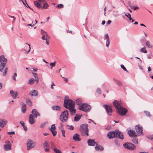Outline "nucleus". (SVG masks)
I'll return each mask as SVG.
<instances>
[{
    "mask_svg": "<svg viewBox=\"0 0 153 153\" xmlns=\"http://www.w3.org/2000/svg\"><path fill=\"white\" fill-rule=\"evenodd\" d=\"M7 62V59L4 55L0 56V71L2 72V75L3 76H5L7 71V68H5Z\"/></svg>",
    "mask_w": 153,
    "mask_h": 153,
    "instance_id": "f257e3e1",
    "label": "nucleus"
},
{
    "mask_svg": "<svg viewBox=\"0 0 153 153\" xmlns=\"http://www.w3.org/2000/svg\"><path fill=\"white\" fill-rule=\"evenodd\" d=\"M114 106L116 108L117 112L120 115L125 116L127 111L125 108L121 106L120 101L114 100L113 102Z\"/></svg>",
    "mask_w": 153,
    "mask_h": 153,
    "instance_id": "f03ea898",
    "label": "nucleus"
},
{
    "mask_svg": "<svg viewBox=\"0 0 153 153\" xmlns=\"http://www.w3.org/2000/svg\"><path fill=\"white\" fill-rule=\"evenodd\" d=\"M107 137L109 139L118 137L121 140L123 139V134L118 130L109 132L107 134Z\"/></svg>",
    "mask_w": 153,
    "mask_h": 153,
    "instance_id": "7ed1b4c3",
    "label": "nucleus"
},
{
    "mask_svg": "<svg viewBox=\"0 0 153 153\" xmlns=\"http://www.w3.org/2000/svg\"><path fill=\"white\" fill-rule=\"evenodd\" d=\"M75 102L71 99H69L68 96L65 97L64 106L66 108H69L75 106Z\"/></svg>",
    "mask_w": 153,
    "mask_h": 153,
    "instance_id": "20e7f679",
    "label": "nucleus"
},
{
    "mask_svg": "<svg viewBox=\"0 0 153 153\" xmlns=\"http://www.w3.org/2000/svg\"><path fill=\"white\" fill-rule=\"evenodd\" d=\"M68 117V113L67 110L64 111L60 114L59 119L62 122L67 121Z\"/></svg>",
    "mask_w": 153,
    "mask_h": 153,
    "instance_id": "39448f33",
    "label": "nucleus"
},
{
    "mask_svg": "<svg viewBox=\"0 0 153 153\" xmlns=\"http://www.w3.org/2000/svg\"><path fill=\"white\" fill-rule=\"evenodd\" d=\"M80 110L86 112H89L91 108V106L86 103H83L79 106Z\"/></svg>",
    "mask_w": 153,
    "mask_h": 153,
    "instance_id": "423d86ee",
    "label": "nucleus"
},
{
    "mask_svg": "<svg viewBox=\"0 0 153 153\" xmlns=\"http://www.w3.org/2000/svg\"><path fill=\"white\" fill-rule=\"evenodd\" d=\"M123 146L125 148L130 150H133L136 148V146L135 145L129 143H126L124 144Z\"/></svg>",
    "mask_w": 153,
    "mask_h": 153,
    "instance_id": "0eeeda50",
    "label": "nucleus"
},
{
    "mask_svg": "<svg viewBox=\"0 0 153 153\" xmlns=\"http://www.w3.org/2000/svg\"><path fill=\"white\" fill-rule=\"evenodd\" d=\"M27 150H29L35 146L36 143L33 141L28 140L27 141Z\"/></svg>",
    "mask_w": 153,
    "mask_h": 153,
    "instance_id": "6e6552de",
    "label": "nucleus"
},
{
    "mask_svg": "<svg viewBox=\"0 0 153 153\" xmlns=\"http://www.w3.org/2000/svg\"><path fill=\"white\" fill-rule=\"evenodd\" d=\"M11 146L10 142L7 140L4 145L3 149L5 151H9L11 149Z\"/></svg>",
    "mask_w": 153,
    "mask_h": 153,
    "instance_id": "1a4fd4ad",
    "label": "nucleus"
},
{
    "mask_svg": "<svg viewBox=\"0 0 153 153\" xmlns=\"http://www.w3.org/2000/svg\"><path fill=\"white\" fill-rule=\"evenodd\" d=\"M103 107L105 108L108 114L110 116H111V113L112 112V110L111 106L104 104L103 105Z\"/></svg>",
    "mask_w": 153,
    "mask_h": 153,
    "instance_id": "9d476101",
    "label": "nucleus"
},
{
    "mask_svg": "<svg viewBox=\"0 0 153 153\" xmlns=\"http://www.w3.org/2000/svg\"><path fill=\"white\" fill-rule=\"evenodd\" d=\"M41 33L42 35V38L43 40H46L47 41L50 39V37L47 33L42 29L41 30Z\"/></svg>",
    "mask_w": 153,
    "mask_h": 153,
    "instance_id": "9b49d317",
    "label": "nucleus"
},
{
    "mask_svg": "<svg viewBox=\"0 0 153 153\" xmlns=\"http://www.w3.org/2000/svg\"><path fill=\"white\" fill-rule=\"evenodd\" d=\"M135 130L138 135H143L142 127L139 126H136L135 127Z\"/></svg>",
    "mask_w": 153,
    "mask_h": 153,
    "instance_id": "f8f14e48",
    "label": "nucleus"
},
{
    "mask_svg": "<svg viewBox=\"0 0 153 153\" xmlns=\"http://www.w3.org/2000/svg\"><path fill=\"white\" fill-rule=\"evenodd\" d=\"M80 127L83 131L85 132V133L87 136H88V125L87 124H82L81 125Z\"/></svg>",
    "mask_w": 153,
    "mask_h": 153,
    "instance_id": "ddd939ff",
    "label": "nucleus"
},
{
    "mask_svg": "<svg viewBox=\"0 0 153 153\" xmlns=\"http://www.w3.org/2000/svg\"><path fill=\"white\" fill-rule=\"evenodd\" d=\"M128 133L129 136L131 137H137V135L136 134L134 130H129L128 131Z\"/></svg>",
    "mask_w": 153,
    "mask_h": 153,
    "instance_id": "4468645a",
    "label": "nucleus"
},
{
    "mask_svg": "<svg viewBox=\"0 0 153 153\" xmlns=\"http://www.w3.org/2000/svg\"><path fill=\"white\" fill-rule=\"evenodd\" d=\"M104 39L106 41L105 42L106 47L107 48L108 47L110 44V41L109 38V36L108 34H105L104 37Z\"/></svg>",
    "mask_w": 153,
    "mask_h": 153,
    "instance_id": "2eb2a0df",
    "label": "nucleus"
},
{
    "mask_svg": "<svg viewBox=\"0 0 153 153\" xmlns=\"http://www.w3.org/2000/svg\"><path fill=\"white\" fill-rule=\"evenodd\" d=\"M56 127L55 124H52L51 126V128H49L50 130L52 132L53 136H55L57 134V132L55 131Z\"/></svg>",
    "mask_w": 153,
    "mask_h": 153,
    "instance_id": "dca6fc26",
    "label": "nucleus"
},
{
    "mask_svg": "<svg viewBox=\"0 0 153 153\" xmlns=\"http://www.w3.org/2000/svg\"><path fill=\"white\" fill-rule=\"evenodd\" d=\"M10 94L13 99H16V98H19L18 97H17L18 94L17 91H14L13 90H12L10 91Z\"/></svg>",
    "mask_w": 153,
    "mask_h": 153,
    "instance_id": "f3484780",
    "label": "nucleus"
},
{
    "mask_svg": "<svg viewBox=\"0 0 153 153\" xmlns=\"http://www.w3.org/2000/svg\"><path fill=\"white\" fill-rule=\"evenodd\" d=\"M33 116L32 114H30L29 116V122L31 125L33 124L35 122V120L33 118Z\"/></svg>",
    "mask_w": 153,
    "mask_h": 153,
    "instance_id": "a211bd4d",
    "label": "nucleus"
},
{
    "mask_svg": "<svg viewBox=\"0 0 153 153\" xmlns=\"http://www.w3.org/2000/svg\"><path fill=\"white\" fill-rule=\"evenodd\" d=\"M87 142L88 145L91 146H94L97 143L93 140L91 139L88 140Z\"/></svg>",
    "mask_w": 153,
    "mask_h": 153,
    "instance_id": "6ab92c4d",
    "label": "nucleus"
},
{
    "mask_svg": "<svg viewBox=\"0 0 153 153\" xmlns=\"http://www.w3.org/2000/svg\"><path fill=\"white\" fill-rule=\"evenodd\" d=\"M73 139L75 141H79L81 139L80 138V135L77 133H76L73 137Z\"/></svg>",
    "mask_w": 153,
    "mask_h": 153,
    "instance_id": "aec40b11",
    "label": "nucleus"
},
{
    "mask_svg": "<svg viewBox=\"0 0 153 153\" xmlns=\"http://www.w3.org/2000/svg\"><path fill=\"white\" fill-rule=\"evenodd\" d=\"M95 149L97 151H102L104 150V148L102 146L99 145L97 143L95 147Z\"/></svg>",
    "mask_w": 153,
    "mask_h": 153,
    "instance_id": "412c9836",
    "label": "nucleus"
},
{
    "mask_svg": "<svg viewBox=\"0 0 153 153\" xmlns=\"http://www.w3.org/2000/svg\"><path fill=\"white\" fill-rule=\"evenodd\" d=\"M31 113L34 116L35 118H36L37 116L40 115V114L39 113L37 110L35 109H33L32 110Z\"/></svg>",
    "mask_w": 153,
    "mask_h": 153,
    "instance_id": "4be33fe9",
    "label": "nucleus"
},
{
    "mask_svg": "<svg viewBox=\"0 0 153 153\" xmlns=\"http://www.w3.org/2000/svg\"><path fill=\"white\" fill-rule=\"evenodd\" d=\"M69 110L70 114L71 115H74L76 113V110L75 108V106L68 108Z\"/></svg>",
    "mask_w": 153,
    "mask_h": 153,
    "instance_id": "5701e85b",
    "label": "nucleus"
},
{
    "mask_svg": "<svg viewBox=\"0 0 153 153\" xmlns=\"http://www.w3.org/2000/svg\"><path fill=\"white\" fill-rule=\"evenodd\" d=\"M7 122V121L4 119H0V127H4Z\"/></svg>",
    "mask_w": 153,
    "mask_h": 153,
    "instance_id": "b1692460",
    "label": "nucleus"
},
{
    "mask_svg": "<svg viewBox=\"0 0 153 153\" xmlns=\"http://www.w3.org/2000/svg\"><path fill=\"white\" fill-rule=\"evenodd\" d=\"M51 108L53 110L60 111L61 110L60 107L58 105L53 106L51 107Z\"/></svg>",
    "mask_w": 153,
    "mask_h": 153,
    "instance_id": "393cba45",
    "label": "nucleus"
},
{
    "mask_svg": "<svg viewBox=\"0 0 153 153\" xmlns=\"http://www.w3.org/2000/svg\"><path fill=\"white\" fill-rule=\"evenodd\" d=\"M30 94H31L32 96H37L38 94V91L37 90H33Z\"/></svg>",
    "mask_w": 153,
    "mask_h": 153,
    "instance_id": "a878e982",
    "label": "nucleus"
},
{
    "mask_svg": "<svg viewBox=\"0 0 153 153\" xmlns=\"http://www.w3.org/2000/svg\"><path fill=\"white\" fill-rule=\"evenodd\" d=\"M35 5L38 8H40L42 7V4L40 2L37 1H35L34 2Z\"/></svg>",
    "mask_w": 153,
    "mask_h": 153,
    "instance_id": "bb28decb",
    "label": "nucleus"
},
{
    "mask_svg": "<svg viewBox=\"0 0 153 153\" xmlns=\"http://www.w3.org/2000/svg\"><path fill=\"white\" fill-rule=\"evenodd\" d=\"M82 115H79L77 114H76L75 117L74 118V120L75 121L77 122L81 118Z\"/></svg>",
    "mask_w": 153,
    "mask_h": 153,
    "instance_id": "cd10ccee",
    "label": "nucleus"
},
{
    "mask_svg": "<svg viewBox=\"0 0 153 153\" xmlns=\"http://www.w3.org/2000/svg\"><path fill=\"white\" fill-rule=\"evenodd\" d=\"M43 147L44 148H49V146L48 142L47 141H45L43 144Z\"/></svg>",
    "mask_w": 153,
    "mask_h": 153,
    "instance_id": "c85d7f7f",
    "label": "nucleus"
},
{
    "mask_svg": "<svg viewBox=\"0 0 153 153\" xmlns=\"http://www.w3.org/2000/svg\"><path fill=\"white\" fill-rule=\"evenodd\" d=\"M82 100L81 98H78L76 100V104L79 105H81L82 103Z\"/></svg>",
    "mask_w": 153,
    "mask_h": 153,
    "instance_id": "c756f323",
    "label": "nucleus"
},
{
    "mask_svg": "<svg viewBox=\"0 0 153 153\" xmlns=\"http://www.w3.org/2000/svg\"><path fill=\"white\" fill-rule=\"evenodd\" d=\"M49 7V5L48 4L44 2L43 4V6L42 7V9H46L48 8V7Z\"/></svg>",
    "mask_w": 153,
    "mask_h": 153,
    "instance_id": "7c9ffc66",
    "label": "nucleus"
},
{
    "mask_svg": "<svg viewBox=\"0 0 153 153\" xmlns=\"http://www.w3.org/2000/svg\"><path fill=\"white\" fill-rule=\"evenodd\" d=\"M26 105L25 104H23L22 106V111L25 113L26 110Z\"/></svg>",
    "mask_w": 153,
    "mask_h": 153,
    "instance_id": "2f4dec72",
    "label": "nucleus"
},
{
    "mask_svg": "<svg viewBox=\"0 0 153 153\" xmlns=\"http://www.w3.org/2000/svg\"><path fill=\"white\" fill-rule=\"evenodd\" d=\"M35 80L33 78L30 79L28 81V83L30 85H32L33 84Z\"/></svg>",
    "mask_w": 153,
    "mask_h": 153,
    "instance_id": "473e14b6",
    "label": "nucleus"
},
{
    "mask_svg": "<svg viewBox=\"0 0 153 153\" xmlns=\"http://www.w3.org/2000/svg\"><path fill=\"white\" fill-rule=\"evenodd\" d=\"M146 45L148 48H152V46L150 45V42L149 41H147L146 42Z\"/></svg>",
    "mask_w": 153,
    "mask_h": 153,
    "instance_id": "72a5a7b5",
    "label": "nucleus"
},
{
    "mask_svg": "<svg viewBox=\"0 0 153 153\" xmlns=\"http://www.w3.org/2000/svg\"><path fill=\"white\" fill-rule=\"evenodd\" d=\"M53 150L55 153H62V152L60 150L56 148H54L53 149Z\"/></svg>",
    "mask_w": 153,
    "mask_h": 153,
    "instance_id": "f704fd0d",
    "label": "nucleus"
},
{
    "mask_svg": "<svg viewBox=\"0 0 153 153\" xmlns=\"http://www.w3.org/2000/svg\"><path fill=\"white\" fill-rule=\"evenodd\" d=\"M114 80L115 82L119 85L120 86L122 85V83L120 81L115 79H114Z\"/></svg>",
    "mask_w": 153,
    "mask_h": 153,
    "instance_id": "c9c22d12",
    "label": "nucleus"
},
{
    "mask_svg": "<svg viewBox=\"0 0 153 153\" xmlns=\"http://www.w3.org/2000/svg\"><path fill=\"white\" fill-rule=\"evenodd\" d=\"M140 51L141 52L144 53H147V51L145 49V47L142 48L140 49Z\"/></svg>",
    "mask_w": 153,
    "mask_h": 153,
    "instance_id": "e433bc0d",
    "label": "nucleus"
},
{
    "mask_svg": "<svg viewBox=\"0 0 153 153\" xmlns=\"http://www.w3.org/2000/svg\"><path fill=\"white\" fill-rule=\"evenodd\" d=\"M17 76V74L16 73H15L13 74L12 76V77L13 79L14 80L16 81V77Z\"/></svg>",
    "mask_w": 153,
    "mask_h": 153,
    "instance_id": "4c0bfd02",
    "label": "nucleus"
},
{
    "mask_svg": "<svg viewBox=\"0 0 153 153\" xmlns=\"http://www.w3.org/2000/svg\"><path fill=\"white\" fill-rule=\"evenodd\" d=\"M26 102L30 106H32V102H31V100L29 99H27L26 100Z\"/></svg>",
    "mask_w": 153,
    "mask_h": 153,
    "instance_id": "58836bf2",
    "label": "nucleus"
},
{
    "mask_svg": "<svg viewBox=\"0 0 153 153\" xmlns=\"http://www.w3.org/2000/svg\"><path fill=\"white\" fill-rule=\"evenodd\" d=\"M144 112L147 116L148 117H150L151 116L150 113L149 112L145 111H144Z\"/></svg>",
    "mask_w": 153,
    "mask_h": 153,
    "instance_id": "ea45409f",
    "label": "nucleus"
},
{
    "mask_svg": "<svg viewBox=\"0 0 153 153\" xmlns=\"http://www.w3.org/2000/svg\"><path fill=\"white\" fill-rule=\"evenodd\" d=\"M56 62H54L53 63H50V65L51 66V69L52 68V67H54L55 66Z\"/></svg>",
    "mask_w": 153,
    "mask_h": 153,
    "instance_id": "a19ab883",
    "label": "nucleus"
},
{
    "mask_svg": "<svg viewBox=\"0 0 153 153\" xmlns=\"http://www.w3.org/2000/svg\"><path fill=\"white\" fill-rule=\"evenodd\" d=\"M132 142L134 144H137L138 140L137 139L134 138L132 140Z\"/></svg>",
    "mask_w": 153,
    "mask_h": 153,
    "instance_id": "79ce46f5",
    "label": "nucleus"
},
{
    "mask_svg": "<svg viewBox=\"0 0 153 153\" xmlns=\"http://www.w3.org/2000/svg\"><path fill=\"white\" fill-rule=\"evenodd\" d=\"M125 16L128 17L130 20H132V19L131 17V15L130 13H128V14H125Z\"/></svg>",
    "mask_w": 153,
    "mask_h": 153,
    "instance_id": "37998d69",
    "label": "nucleus"
},
{
    "mask_svg": "<svg viewBox=\"0 0 153 153\" xmlns=\"http://www.w3.org/2000/svg\"><path fill=\"white\" fill-rule=\"evenodd\" d=\"M121 67L125 71L128 72V71L127 70L126 68L123 65H121Z\"/></svg>",
    "mask_w": 153,
    "mask_h": 153,
    "instance_id": "c03bdc74",
    "label": "nucleus"
},
{
    "mask_svg": "<svg viewBox=\"0 0 153 153\" xmlns=\"http://www.w3.org/2000/svg\"><path fill=\"white\" fill-rule=\"evenodd\" d=\"M57 7L59 8H61L63 7V5L62 4H59L57 5Z\"/></svg>",
    "mask_w": 153,
    "mask_h": 153,
    "instance_id": "a18cd8bd",
    "label": "nucleus"
},
{
    "mask_svg": "<svg viewBox=\"0 0 153 153\" xmlns=\"http://www.w3.org/2000/svg\"><path fill=\"white\" fill-rule=\"evenodd\" d=\"M61 131H62V136L63 137H65V131L64 129H62Z\"/></svg>",
    "mask_w": 153,
    "mask_h": 153,
    "instance_id": "49530a36",
    "label": "nucleus"
},
{
    "mask_svg": "<svg viewBox=\"0 0 153 153\" xmlns=\"http://www.w3.org/2000/svg\"><path fill=\"white\" fill-rule=\"evenodd\" d=\"M97 92L99 94H101V91L99 88H98L97 89Z\"/></svg>",
    "mask_w": 153,
    "mask_h": 153,
    "instance_id": "de8ad7c7",
    "label": "nucleus"
},
{
    "mask_svg": "<svg viewBox=\"0 0 153 153\" xmlns=\"http://www.w3.org/2000/svg\"><path fill=\"white\" fill-rule=\"evenodd\" d=\"M32 73L33 75L34 76V77L35 78H36L38 77L37 74L36 73Z\"/></svg>",
    "mask_w": 153,
    "mask_h": 153,
    "instance_id": "09e8293b",
    "label": "nucleus"
},
{
    "mask_svg": "<svg viewBox=\"0 0 153 153\" xmlns=\"http://www.w3.org/2000/svg\"><path fill=\"white\" fill-rule=\"evenodd\" d=\"M19 123H20V124L21 125H22L23 127L25 126V123H24L23 121H21Z\"/></svg>",
    "mask_w": 153,
    "mask_h": 153,
    "instance_id": "8fccbe9b",
    "label": "nucleus"
},
{
    "mask_svg": "<svg viewBox=\"0 0 153 153\" xmlns=\"http://www.w3.org/2000/svg\"><path fill=\"white\" fill-rule=\"evenodd\" d=\"M23 4L24 5L26 6V7H27V6L26 5L27 4V3L26 2V1L25 0V1H22Z\"/></svg>",
    "mask_w": 153,
    "mask_h": 153,
    "instance_id": "3c124183",
    "label": "nucleus"
},
{
    "mask_svg": "<svg viewBox=\"0 0 153 153\" xmlns=\"http://www.w3.org/2000/svg\"><path fill=\"white\" fill-rule=\"evenodd\" d=\"M8 134H14L15 133L14 131H10L8 132Z\"/></svg>",
    "mask_w": 153,
    "mask_h": 153,
    "instance_id": "603ef678",
    "label": "nucleus"
},
{
    "mask_svg": "<svg viewBox=\"0 0 153 153\" xmlns=\"http://www.w3.org/2000/svg\"><path fill=\"white\" fill-rule=\"evenodd\" d=\"M26 44L27 45H28V47H29V49L28 51L27 52V53H29L30 51V50L31 48L30 47V45L29 44H27V43H26Z\"/></svg>",
    "mask_w": 153,
    "mask_h": 153,
    "instance_id": "864d4df0",
    "label": "nucleus"
},
{
    "mask_svg": "<svg viewBox=\"0 0 153 153\" xmlns=\"http://www.w3.org/2000/svg\"><path fill=\"white\" fill-rule=\"evenodd\" d=\"M45 148L44 150L45 152H49L50 151V150L48 149V148Z\"/></svg>",
    "mask_w": 153,
    "mask_h": 153,
    "instance_id": "5fc2aeb1",
    "label": "nucleus"
},
{
    "mask_svg": "<svg viewBox=\"0 0 153 153\" xmlns=\"http://www.w3.org/2000/svg\"><path fill=\"white\" fill-rule=\"evenodd\" d=\"M23 128L25 130V131H27V128L26 126H23Z\"/></svg>",
    "mask_w": 153,
    "mask_h": 153,
    "instance_id": "6e6d98bb",
    "label": "nucleus"
},
{
    "mask_svg": "<svg viewBox=\"0 0 153 153\" xmlns=\"http://www.w3.org/2000/svg\"><path fill=\"white\" fill-rule=\"evenodd\" d=\"M35 81H36V84H38V83L39 82V79L38 77H37L36 78V79H34Z\"/></svg>",
    "mask_w": 153,
    "mask_h": 153,
    "instance_id": "4d7b16f0",
    "label": "nucleus"
},
{
    "mask_svg": "<svg viewBox=\"0 0 153 153\" xmlns=\"http://www.w3.org/2000/svg\"><path fill=\"white\" fill-rule=\"evenodd\" d=\"M147 58L149 59H151V55H149V54H147Z\"/></svg>",
    "mask_w": 153,
    "mask_h": 153,
    "instance_id": "13d9d810",
    "label": "nucleus"
},
{
    "mask_svg": "<svg viewBox=\"0 0 153 153\" xmlns=\"http://www.w3.org/2000/svg\"><path fill=\"white\" fill-rule=\"evenodd\" d=\"M69 128L70 130H73L74 129V128L73 126H70V127Z\"/></svg>",
    "mask_w": 153,
    "mask_h": 153,
    "instance_id": "bf43d9fd",
    "label": "nucleus"
},
{
    "mask_svg": "<svg viewBox=\"0 0 153 153\" xmlns=\"http://www.w3.org/2000/svg\"><path fill=\"white\" fill-rule=\"evenodd\" d=\"M54 85H55L53 83L52 84V85H51V89H53V86H54Z\"/></svg>",
    "mask_w": 153,
    "mask_h": 153,
    "instance_id": "052dcab7",
    "label": "nucleus"
},
{
    "mask_svg": "<svg viewBox=\"0 0 153 153\" xmlns=\"http://www.w3.org/2000/svg\"><path fill=\"white\" fill-rule=\"evenodd\" d=\"M2 84L1 82H0V90L2 89Z\"/></svg>",
    "mask_w": 153,
    "mask_h": 153,
    "instance_id": "680f3d73",
    "label": "nucleus"
},
{
    "mask_svg": "<svg viewBox=\"0 0 153 153\" xmlns=\"http://www.w3.org/2000/svg\"><path fill=\"white\" fill-rule=\"evenodd\" d=\"M62 78H63L64 79V81L65 82H67L68 81V79L67 78H65V77H62Z\"/></svg>",
    "mask_w": 153,
    "mask_h": 153,
    "instance_id": "e2e57ef3",
    "label": "nucleus"
},
{
    "mask_svg": "<svg viewBox=\"0 0 153 153\" xmlns=\"http://www.w3.org/2000/svg\"><path fill=\"white\" fill-rule=\"evenodd\" d=\"M111 20H108L107 22V24H108V25L110 24L111 23Z\"/></svg>",
    "mask_w": 153,
    "mask_h": 153,
    "instance_id": "0e129e2a",
    "label": "nucleus"
},
{
    "mask_svg": "<svg viewBox=\"0 0 153 153\" xmlns=\"http://www.w3.org/2000/svg\"><path fill=\"white\" fill-rule=\"evenodd\" d=\"M105 21H102V25H104L105 24Z\"/></svg>",
    "mask_w": 153,
    "mask_h": 153,
    "instance_id": "69168bd1",
    "label": "nucleus"
},
{
    "mask_svg": "<svg viewBox=\"0 0 153 153\" xmlns=\"http://www.w3.org/2000/svg\"><path fill=\"white\" fill-rule=\"evenodd\" d=\"M151 71V68L150 67H149L148 68V71L149 72L150 71Z\"/></svg>",
    "mask_w": 153,
    "mask_h": 153,
    "instance_id": "338daca9",
    "label": "nucleus"
},
{
    "mask_svg": "<svg viewBox=\"0 0 153 153\" xmlns=\"http://www.w3.org/2000/svg\"><path fill=\"white\" fill-rule=\"evenodd\" d=\"M139 153H149L148 152H140Z\"/></svg>",
    "mask_w": 153,
    "mask_h": 153,
    "instance_id": "774afa93",
    "label": "nucleus"
}]
</instances>
